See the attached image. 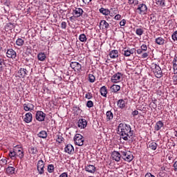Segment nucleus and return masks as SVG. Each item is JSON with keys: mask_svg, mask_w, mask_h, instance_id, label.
I'll list each match as a JSON object with an SVG mask.
<instances>
[{"mask_svg": "<svg viewBox=\"0 0 177 177\" xmlns=\"http://www.w3.org/2000/svg\"><path fill=\"white\" fill-rule=\"evenodd\" d=\"M118 132H119L120 139H123L126 142L133 139V130H132L129 124L120 123L118 127Z\"/></svg>", "mask_w": 177, "mask_h": 177, "instance_id": "f257e3e1", "label": "nucleus"}, {"mask_svg": "<svg viewBox=\"0 0 177 177\" xmlns=\"http://www.w3.org/2000/svg\"><path fill=\"white\" fill-rule=\"evenodd\" d=\"M152 71L156 78H161V77H162V71L161 70L160 66H158L157 64H154L152 66Z\"/></svg>", "mask_w": 177, "mask_h": 177, "instance_id": "f03ea898", "label": "nucleus"}, {"mask_svg": "<svg viewBox=\"0 0 177 177\" xmlns=\"http://www.w3.org/2000/svg\"><path fill=\"white\" fill-rule=\"evenodd\" d=\"M74 142L77 146H84V142L85 139L81 134H76L74 137Z\"/></svg>", "mask_w": 177, "mask_h": 177, "instance_id": "7ed1b4c3", "label": "nucleus"}, {"mask_svg": "<svg viewBox=\"0 0 177 177\" xmlns=\"http://www.w3.org/2000/svg\"><path fill=\"white\" fill-rule=\"evenodd\" d=\"M137 12L139 15H146L147 13V6L144 3L139 4L137 8Z\"/></svg>", "mask_w": 177, "mask_h": 177, "instance_id": "20e7f679", "label": "nucleus"}, {"mask_svg": "<svg viewBox=\"0 0 177 177\" xmlns=\"http://www.w3.org/2000/svg\"><path fill=\"white\" fill-rule=\"evenodd\" d=\"M122 80V73L118 72L115 74H114L111 78V82H113V84H117V82H120Z\"/></svg>", "mask_w": 177, "mask_h": 177, "instance_id": "39448f33", "label": "nucleus"}, {"mask_svg": "<svg viewBox=\"0 0 177 177\" xmlns=\"http://www.w3.org/2000/svg\"><path fill=\"white\" fill-rule=\"evenodd\" d=\"M37 168L39 175H43L44 172V168H45V163L44 162V160H40L37 162Z\"/></svg>", "mask_w": 177, "mask_h": 177, "instance_id": "423d86ee", "label": "nucleus"}, {"mask_svg": "<svg viewBox=\"0 0 177 177\" xmlns=\"http://www.w3.org/2000/svg\"><path fill=\"white\" fill-rule=\"evenodd\" d=\"M70 66L75 71H81V68H82V66H81V64H80V63H78L77 62H71Z\"/></svg>", "mask_w": 177, "mask_h": 177, "instance_id": "0eeeda50", "label": "nucleus"}, {"mask_svg": "<svg viewBox=\"0 0 177 177\" xmlns=\"http://www.w3.org/2000/svg\"><path fill=\"white\" fill-rule=\"evenodd\" d=\"M46 115V114H45L42 111H37L35 115L36 120L40 122L44 121Z\"/></svg>", "mask_w": 177, "mask_h": 177, "instance_id": "6e6552de", "label": "nucleus"}, {"mask_svg": "<svg viewBox=\"0 0 177 177\" xmlns=\"http://www.w3.org/2000/svg\"><path fill=\"white\" fill-rule=\"evenodd\" d=\"M6 56L10 59H16L17 57V53L13 49L10 48L7 50Z\"/></svg>", "mask_w": 177, "mask_h": 177, "instance_id": "1a4fd4ad", "label": "nucleus"}, {"mask_svg": "<svg viewBox=\"0 0 177 177\" xmlns=\"http://www.w3.org/2000/svg\"><path fill=\"white\" fill-rule=\"evenodd\" d=\"M18 77H19V78H24V77H26V75H28V71H27L26 68H21L18 72Z\"/></svg>", "mask_w": 177, "mask_h": 177, "instance_id": "9d476101", "label": "nucleus"}, {"mask_svg": "<svg viewBox=\"0 0 177 177\" xmlns=\"http://www.w3.org/2000/svg\"><path fill=\"white\" fill-rule=\"evenodd\" d=\"M111 157L113 160L118 162L121 160V153L117 151L112 152Z\"/></svg>", "mask_w": 177, "mask_h": 177, "instance_id": "9b49d317", "label": "nucleus"}, {"mask_svg": "<svg viewBox=\"0 0 177 177\" xmlns=\"http://www.w3.org/2000/svg\"><path fill=\"white\" fill-rule=\"evenodd\" d=\"M86 125H88V122L85 119H80L77 122V127L81 129L86 128Z\"/></svg>", "mask_w": 177, "mask_h": 177, "instance_id": "f8f14e48", "label": "nucleus"}, {"mask_svg": "<svg viewBox=\"0 0 177 177\" xmlns=\"http://www.w3.org/2000/svg\"><path fill=\"white\" fill-rule=\"evenodd\" d=\"M24 110L25 111H32L34 110V105L31 103H26L23 104Z\"/></svg>", "mask_w": 177, "mask_h": 177, "instance_id": "ddd939ff", "label": "nucleus"}, {"mask_svg": "<svg viewBox=\"0 0 177 177\" xmlns=\"http://www.w3.org/2000/svg\"><path fill=\"white\" fill-rule=\"evenodd\" d=\"M14 149L15 150V153L17 154V157H19L21 159L24 158V151H23V149L15 148Z\"/></svg>", "mask_w": 177, "mask_h": 177, "instance_id": "4468645a", "label": "nucleus"}, {"mask_svg": "<svg viewBox=\"0 0 177 177\" xmlns=\"http://www.w3.org/2000/svg\"><path fill=\"white\" fill-rule=\"evenodd\" d=\"M157 146L158 145L154 141L149 142L147 145V147L149 150H157Z\"/></svg>", "mask_w": 177, "mask_h": 177, "instance_id": "2eb2a0df", "label": "nucleus"}, {"mask_svg": "<svg viewBox=\"0 0 177 177\" xmlns=\"http://www.w3.org/2000/svg\"><path fill=\"white\" fill-rule=\"evenodd\" d=\"M85 169L87 172H89L90 174H95L96 171V167L92 165H87L85 167Z\"/></svg>", "mask_w": 177, "mask_h": 177, "instance_id": "dca6fc26", "label": "nucleus"}, {"mask_svg": "<svg viewBox=\"0 0 177 177\" xmlns=\"http://www.w3.org/2000/svg\"><path fill=\"white\" fill-rule=\"evenodd\" d=\"M24 121L26 124H30L32 121V113H27L25 115Z\"/></svg>", "mask_w": 177, "mask_h": 177, "instance_id": "f3484780", "label": "nucleus"}, {"mask_svg": "<svg viewBox=\"0 0 177 177\" xmlns=\"http://www.w3.org/2000/svg\"><path fill=\"white\" fill-rule=\"evenodd\" d=\"M124 161H127V162H131L132 160H133V155L131 153V151H129L127 154L125 155L124 158H123Z\"/></svg>", "mask_w": 177, "mask_h": 177, "instance_id": "a211bd4d", "label": "nucleus"}, {"mask_svg": "<svg viewBox=\"0 0 177 177\" xmlns=\"http://www.w3.org/2000/svg\"><path fill=\"white\" fill-rule=\"evenodd\" d=\"M164 127V123L162 122V121L159 120L156 123V125L154 127V129L155 131H160L161 130V128H162Z\"/></svg>", "mask_w": 177, "mask_h": 177, "instance_id": "6ab92c4d", "label": "nucleus"}, {"mask_svg": "<svg viewBox=\"0 0 177 177\" xmlns=\"http://www.w3.org/2000/svg\"><path fill=\"white\" fill-rule=\"evenodd\" d=\"M64 150L66 153H68V154H71V153L74 151V147H73L71 144H68L66 146Z\"/></svg>", "mask_w": 177, "mask_h": 177, "instance_id": "aec40b11", "label": "nucleus"}, {"mask_svg": "<svg viewBox=\"0 0 177 177\" xmlns=\"http://www.w3.org/2000/svg\"><path fill=\"white\" fill-rule=\"evenodd\" d=\"M84 13V10L82 8H76L73 10V14L76 17H80V16H82V14Z\"/></svg>", "mask_w": 177, "mask_h": 177, "instance_id": "412c9836", "label": "nucleus"}, {"mask_svg": "<svg viewBox=\"0 0 177 177\" xmlns=\"http://www.w3.org/2000/svg\"><path fill=\"white\" fill-rule=\"evenodd\" d=\"M100 26H102V30H108V28L110 27V25L109 23H107V21H106V20H102L100 22Z\"/></svg>", "mask_w": 177, "mask_h": 177, "instance_id": "4be33fe9", "label": "nucleus"}, {"mask_svg": "<svg viewBox=\"0 0 177 177\" xmlns=\"http://www.w3.org/2000/svg\"><path fill=\"white\" fill-rule=\"evenodd\" d=\"M109 56L111 59H116V57H118V50H112L109 53Z\"/></svg>", "mask_w": 177, "mask_h": 177, "instance_id": "5701e85b", "label": "nucleus"}, {"mask_svg": "<svg viewBox=\"0 0 177 177\" xmlns=\"http://www.w3.org/2000/svg\"><path fill=\"white\" fill-rule=\"evenodd\" d=\"M111 89L113 93H117L120 89H121V86L120 85L113 84L111 86Z\"/></svg>", "mask_w": 177, "mask_h": 177, "instance_id": "b1692460", "label": "nucleus"}, {"mask_svg": "<svg viewBox=\"0 0 177 177\" xmlns=\"http://www.w3.org/2000/svg\"><path fill=\"white\" fill-rule=\"evenodd\" d=\"M37 59L39 60V62H44V60L46 59V55H45V53H39L37 55Z\"/></svg>", "mask_w": 177, "mask_h": 177, "instance_id": "393cba45", "label": "nucleus"}, {"mask_svg": "<svg viewBox=\"0 0 177 177\" xmlns=\"http://www.w3.org/2000/svg\"><path fill=\"white\" fill-rule=\"evenodd\" d=\"M100 93L102 96H104V97H107V88H106V86L101 87Z\"/></svg>", "mask_w": 177, "mask_h": 177, "instance_id": "a878e982", "label": "nucleus"}, {"mask_svg": "<svg viewBox=\"0 0 177 177\" xmlns=\"http://www.w3.org/2000/svg\"><path fill=\"white\" fill-rule=\"evenodd\" d=\"M100 13H102L104 16H109V15H110V10H109V9H106L104 8H101L100 9Z\"/></svg>", "mask_w": 177, "mask_h": 177, "instance_id": "bb28decb", "label": "nucleus"}, {"mask_svg": "<svg viewBox=\"0 0 177 177\" xmlns=\"http://www.w3.org/2000/svg\"><path fill=\"white\" fill-rule=\"evenodd\" d=\"M37 136H39V138H41L42 139H46V138H48V133H46L45 131H41L37 134Z\"/></svg>", "mask_w": 177, "mask_h": 177, "instance_id": "cd10ccee", "label": "nucleus"}, {"mask_svg": "<svg viewBox=\"0 0 177 177\" xmlns=\"http://www.w3.org/2000/svg\"><path fill=\"white\" fill-rule=\"evenodd\" d=\"M155 42L158 45H164V44H165V39H164L162 37H158L156 39Z\"/></svg>", "mask_w": 177, "mask_h": 177, "instance_id": "c85d7f7f", "label": "nucleus"}, {"mask_svg": "<svg viewBox=\"0 0 177 177\" xmlns=\"http://www.w3.org/2000/svg\"><path fill=\"white\" fill-rule=\"evenodd\" d=\"M173 68L174 70V74H177V57L175 56L173 60Z\"/></svg>", "mask_w": 177, "mask_h": 177, "instance_id": "c756f323", "label": "nucleus"}, {"mask_svg": "<svg viewBox=\"0 0 177 177\" xmlns=\"http://www.w3.org/2000/svg\"><path fill=\"white\" fill-rule=\"evenodd\" d=\"M9 156L12 160H16V157H17V155L16 153L15 149H13L12 151H10Z\"/></svg>", "mask_w": 177, "mask_h": 177, "instance_id": "7c9ffc66", "label": "nucleus"}, {"mask_svg": "<svg viewBox=\"0 0 177 177\" xmlns=\"http://www.w3.org/2000/svg\"><path fill=\"white\" fill-rule=\"evenodd\" d=\"M113 112H111V111H108L106 112V121H111V120H113Z\"/></svg>", "mask_w": 177, "mask_h": 177, "instance_id": "2f4dec72", "label": "nucleus"}, {"mask_svg": "<svg viewBox=\"0 0 177 177\" xmlns=\"http://www.w3.org/2000/svg\"><path fill=\"white\" fill-rule=\"evenodd\" d=\"M15 167H8L6 169V173L10 174V175H13L15 174Z\"/></svg>", "mask_w": 177, "mask_h": 177, "instance_id": "473e14b6", "label": "nucleus"}, {"mask_svg": "<svg viewBox=\"0 0 177 177\" xmlns=\"http://www.w3.org/2000/svg\"><path fill=\"white\" fill-rule=\"evenodd\" d=\"M63 140H64V138H63V134L59 133L57 135V140H56V141H57L58 143H62V142H63Z\"/></svg>", "mask_w": 177, "mask_h": 177, "instance_id": "72a5a7b5", "label": "nucleus"}, {"mask_svg": "<svg viewBox=\"0 0 177 177\" xmlns=\"http://www.w3.org/2000/svg\"><path fill=\"white\" fill-rule=\"evenodd\" d=\"M118 106L120 109H124L125 107V101L124 100H119L118 101Z\"/></svg>", "mask_w": 177, "mask_h": 177, "instance_id": "f704fd0d", "label": "nucleus"}, {"mask_svg": "<svg viewBox=\"0 0 177 177\" xmlns=\"http://www.w3.org/2000/svg\"><path fill=\"white\" fill-rule=\"evenodd\" d=\"M16 45H17V46H23V45H24V39L18 38L16 41Z\"/></svg>", "mask_w": 177, "mask_h": 177, "instance_id": "c9c22d12", "label": "nucleus"}, {"mask_svg": "<svg viewBox=\"0 0 177 177\" xmlns=\"http://www.w3.org/2000/svg\"><path fill=\"white\" fill-rule=\"evenodd\" d=\"M79 39L80 42H86V35L85 34H82L79 37Z\"/></svg>", "mask_w": 177, "mask_h": 177, "instance_id": "e433bc0d", "label": "nucleus"}, {"mask_svg": "<svg viewBox=\"0 0 177 177\" xmlns=\"http://www.w3.org/2000/svg\"><path fill=\"white\" fill-rule=\"evenodd\" d=\"M5 68V61L0 58V73L3 71Z\"/></svg>", "mask_w": 177, "mask_h": 177, "instance_id": "4c0bfd02", "label": "nucleus"}, {"mask_svg": "<svg viewBox=\"0 0 177 177\" xmlns=\"http://www.w3.org/2000/svg\"><path fill=\"white\" fill-rule=\"evenodd\" d=\"M122 55H124V56H126L127 57L131 56V53L129 51V49L124 48V50H122Z\"/></svg>", "mask_w": 177, "mask_h": 177, "instance_id": "58836bf2", "label": "nucleus"}, {"mask_svg": "<svg viewBox=\"0 0 177 177\" xmlns=\"http://www.w3.org/2000/svg\"><path fill=\"white\" fill-rule=\"evenodd\" d=\"M29 151H30V153H31V154H37V153H38V149L35 147H30L29 149Z\"/></svg>", "mask_w": 177, "mask_h": 177, "instance_id": "ea45409f", "label": "nucleus"}, {"mask_svg": "<svg viewBox=\"0 0 177 177\" xmlns=\"http://www.w3.org/2000/svg\"><path fill=\"white\" fill-rule=\"evenodd\" d=\"M157 5L160 6H165V0H155Z\"/></svg>", "mask_w": 177, "mask_h": 177, "instance_id": "a19ab883", "label": "nucleus"}, {"mask_svg": "<svg viewBox=\"0 0 177 177\" xmlns=\"http://www.w3.org/2000/svg\"><path fill=\"white\" fill-rule=\"evenodd\" d=\"M95 75H93L92 74L88 75L89 82H91V83L95 82Z\"/></svg>", "mask_w": 177, "mask_h": 177, "instance_id": "79ce46f5", "label": "nucleus"}, {"mask_svg": "<svg viewBox=\"0 0 177 177\" xmlns=\"http://www.w3.org/2000/svg\"><path fill=\"white\" fill-rule=\"evenodd\" d=\"M54 170H55V167L53 166V165H49L48 166V171L50 174H52V172H53Z\"/></svg>", "mask_w": 177, "mask_h": 177, "instance_id": "37998d69", "label": "nucleus"}, {"mask_svg": "<svg viewBox=\"0 0 177 177\" xmlns=\"http://www.w3.org/2000/svg\"><path fill=\"white\" fill-rule=\"evenodd\" d=\"M129 152V151H127V149H124V151H120V156L122 158L124 159V158L125 157V155H127Z\"/></svg>", "mask_w": 177, "mask_h": 177, "instance_id": "c03bdc74", "label": "nucleus"}, {"mask_svg": "<svg viewBox=\"0 0 177 177\" xmlns=\"http://www.w3.org/2000/svg\"><path fill=\"white\" fill-rule=\"evenodd\" d=\"M136 33L137 34V35H143V29L142 28H137L136 30Z\"/></svg>", "mask_w": 177, "mask_h": 177, "instance_id": "a18cd8bd", "label": "nucleus"}, {"mask_svg": "<svg viewBox=\"0 0 177 177\" xmlns=\"http://www.w3.org/2000/svg\"><path fill=\"white\" fill-rule=\"evenodd\" d=\"M85 97L86 99H88V100L92 99L93 97V96L92 95V93H87L86 95H85Z\"/></svg>", "mask_w": 177, "mask_h": 177, "instance_id": "49530a36", "label": "nucleus"}, {"mask_svg": "<svg viewBox=\"0 0 177 177\" xmlns=\"http://www.w3.org/2000/svg\"><path fill=\"white\" fill-rule=\"evenodd\" d=\"M86 106L88 107V109H91V107H93V102L89 100L86 103Z\"/></svg>", "mask_w": 177, "mask_h": 177, "instance_id": "de8ad7c7", "label": "nucleus"}, {"mask_svg": "<svg viewBox=\"0 0 177 177\" xmlns=\"http://www.w3.org/2000/svg\"><path fill=\"white\" fill-rule=\"evenodd\" d=\"M110 11L112 12V13L117 15V13H118V8H111Z\"/></svg>", "mask_w": 177, "mask_h": 177, "instance_id": "09e8293b", "label": "nucleus"}, {"mask_svg": "<svg viewBox=\"0 0 177 177\" xmlns=\"http://www.w3.org/2000/svg\"><path fill=\"white\" fill-rule=\"evenodd\" d=\"M32 50H31V47H27L26 50V55H31Z\"/></svg>", "mask_w": 177, "mask_h": 177, "instance_id": "8fccbe9b", "label": "nucleus"}, {"mask_svg": "<svg viewBox=\"0 0 177 177\" xmlns=\"http://www.w3.org/2000/svg\"><path fill=\"white\" fill-rule=\"evenodd\" d=\"M140 49L142 50V52H146V50H147V46L146 44H142L140 46Z\"/></svg>", "mask_w": 177, "mask_h": 177, "instance_id": "3c124183", "label": "nucleus"}, {"mask_svg": "<svg viewBox=\"0 0 177 177\" xmlns=\"http://www.w3.org/2000/svg\"><path fill=\"white\" fill-rule=\"evenodd\" d=\"M172 39H174V41H177V30L175 31L173 35H171Z\"/></svg>", "mask_w": 177, "mask_h": 177, "instance_id": "603ef678", "label": "nucleus"}, {"mask_svg": "<svg viewBox=\"0 0 177 177\" xmlns=\"http://www.w3.org/2000/svg\"><path fill=\"white\" fill-rule=\"evenodd\" d=\"M66 27H67V23H66V21H62L61 24V28L66 30Z\"/></svg>", "mask_w": 177, "mask_h": 177, "instance_id": "864d4df0", "label": "nucleus"}, {"mask_svg": "<svg viewBox=\"0 0 177 177\" xmlns=\"http://www.w3.org/2000/svg\"><path fill=\"white\" fill-rule=\"evenodd\" d=\"M126 24H127V21H126L125 19H122V20L120 22V26H125Z\"/></svg>", "mask_w": 177, "mask_h": 177, "instance_id": "5fc2aeb1", "label": "nucleus"}, {"mask_svg": "<svg viewBox=\"0 0 177 177\" xmlns=\"http://www.w3.org/2000/svg\"><path fill=\"white\" fill-rule=\"evenodd\" d=\"M115 20H120L121 19V15L118 14L114 17Z\"/></svg>", "mask_w": 177, "mask_h": 177, "instance_id": "6e6d98bb", "label": "nucleus"}, {"mask_svg": "<svg viewBox=\"0 0 177 177\" xmlns=\"http://www.w3.org/2000/svg\"><path fill=\"white\" fill-rule=\"evenodd\" d=\"M149 57V53H144L142 55V59H146V57Z\"/></svg>", "mask_w": 177, "mask_h": 177, "instance_id": "4d7b16f0", "label": "nucleus"}, {"mask_svg": "<svg viewBox=\"0 0 177 177\" xmlns=\"http://www.w3.org/2000/svg\"><path fill=\"white\" fill-rule=\"evenodd\" d=\"M151 19L152 20V24H156V17L154 15L151 16Z\"/></svg>", "mask_w": 177, "mask_h": 177, "instance_id": "13d9d810", "label": "nucleus"}, {"mask_svg": "<svg viewBox=\"0 0 177 177\" xmlns=\"http://www.w3.org/2000/svg\"><path fill=\"white\" fill-rule=\"evenodd\" d=\"M129 51L130 52V55H133V53L136 52V50L135 48H132V49L129 48Z\"/></svg>", "mask_w": 177, "mask_h": 177, "instance_id": "bf43d9fd", "label": "nucleus"}, {"mask_svg": "<svg viewBox=\"0 0 177 177\" xmlns=\"http://www.w3.org/2000/svg\"><path fill=\"white\" fill-rule=\"evenodd\" d=\"M84 5H88L89 2H92V0H82Z\"/></svg>", "mask_w": 177, "mask_h": 177, "instance_id": "052dcab7", "label": "nucleus"}, {"mask_svg": "<svg viewBox=\"0 0 177 177\" xmlns=\"http://www.w3.org/2000/svg\"><path fill=\"white\" fill-rule=\"evenodd\" d=\"M150 106H151L153 109H157V104H156V102H151Z\"/></svg>", "mask_w": 177, "mask_h": 177, "instance_id": "680f3d73", "label": "nucleus"}, {"mask_svg": "<svg viewBox=\"0 0 177 177\" xmlns=\"http://www.w3.org/2000/svg\"><path fill=\"white\" fill-rule=\"evenodd\" d=\"M138 114H139V111L135 110L131 113V115H133L135 117V115H138Z\"/></svg>", "mask_w": 177, "mask_h": 177, "instance_id": "e2e57ef3", "label": "nucleus"}, {"mask_svg": "<svg viewBox=\"0 0 177 177\" xmlns=\"http://www.w3.org/2000/svg\"><path fill=\"white\" fill-rule=\"evenodd\" d=\"M59 177H68V174L67 173L64 172L61 175H59Z\"/></svg>", "mask_w": 177, "mask_h": 177, "instance_id": "0e129e2a", "label": "nucleus"}, {"mask_svg": "<svg viewBox=\"0 0 177 177\" xmlns=\"http://www.w3.org/2000/svg\"><path fill=\"white\" fill-rule=\"evenodd\" d=\"M145 177H156V176L151 174V173H147V174H145Z\"/></svg>", "mask_w": 177, "mask_h": 177, "instance_id": "69168bd1", "label": "nucleus"}, {"mask_svg": "<svg viewBox=\"0 0 177 177\" xmlns=\"http://www.w3.org/2000/svg\"><path fill=\"white\" fill-rule=\"evenodd\" d=\"M138 55H142L143 53V51L141 50V48H139L137 50Z\"/></svg>", "mask_w": 177, "mask_h": 177, "instance_id": "338daca9", "label": "nucleus"}, {"mask_svg": "<svg viewBox=\"0 0 177 177\" xmlns=\"http://www.w3.org/2000/svg\"><path fill=\"white\" fill-rule=\"evenodd\" d=\"M174 171H177V161H176L174 164Z\"/></svg>", "mask_w": 177, "mask_h": 177, "instance_id": "774afa93", "label": "nucleus"}]
</instances>
